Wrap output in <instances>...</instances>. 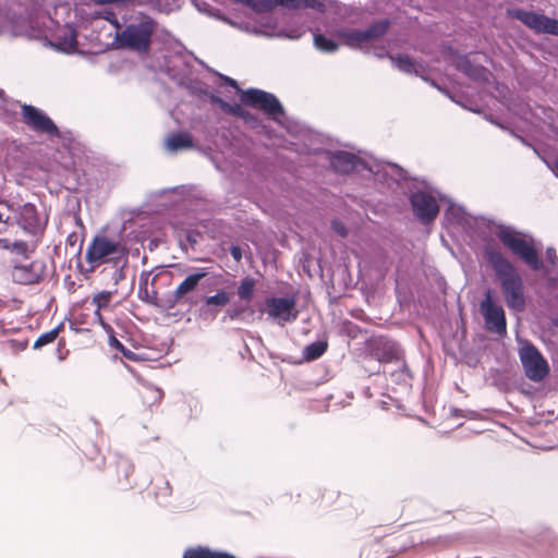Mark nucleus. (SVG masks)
I'll return each instance as SVG.
<instances>
[{
    "label": "nucleus",
    "instance_id": "13d9d810",
    "mask_svg": "<svg viewBox=\"0 0 558 558\" xmlns=\"http://www.w3.org/2000/svg\"><path fill=\"white\" fill-rule=\"evenodd\" d=\"M534 154L548 167L549 159L555 158L551 156L546 149L541 147L539 145L535 144L534 140L532 141V147H530Z\"/></svg>",
    "mask_w": 558,
    "mask_h": 558
},
{
    "label": "nucleus",
    "instance_id": "0eeeda50",
    "mask_svg": "<svg viewBox=\"0 0 558 558\" xmlns=\"http://www.w3.org/2000/svg\"><path fill=\"white\" fill-rule=\"evenodd\" d=\"M158 26L157 21L149 14L140 11L124 26L114 33L111 46L138 54L150 51L151 36Z\"/></svg>",
    "mask_w": 558,
    "mask_h": 558
},
{
    "label": "nucleus",
    "instance_id": "ea45409f",
    "mask_svg": "<svg viewBox=\"0 0 558 558\" xmlns=\"http://www.w3.org/2000/svg\"><path fill=\"white\" fill-rule=\"evenodd\" d=\"M256 288V279L252 276H244L236 288V294L240 300L242 301H250L254 293Z\"/></svg>",
    "mask_w": 558,
    "mask_h": 558
},
{
    "label": "nucleus",
    "instance_id": "f704fd0d",
    "mask_svg": "<svg viewBox=\"0 0 558 558\" xmlns=\"http://www.w3.org/2000/svg\"><path fill=\"white\" fill-rule=\"evenodd\" d=\"M172 495V486L170 482L166 478H161L155 485V498L157 504L163 508H170L171 501L170 497Z\"/></svg>",
    "mask_w": 558,
    "mask_h": 558
},
{
    "label": "nucleus",
    "instance_id": "4be33fe9",
    "mask_svg": "<svg viewBox=\"0 0 558 558\" xmlns=\"http://www.w3.org/2000/svg\"><path fill=\"white\" fill-rule=\"evenodd\" d=\"M396 365V369L389 371V366L383 367V375L388 376L390 380L400 386L403 390H410L412 387L413 374L404 359Z\"/></svg>",
    "mask_w": 558,
    "mask_h": 558
},
{
    "label": "nucleus",
    "instance_id": "a19ab883",
    "mask_svg": "<svg viewBox=\"0 0 558 558\" xmlns=\"http://www.w3.org/2000/svg\"><path fill=\"white\" fill-rule=\"evenodd\" d=\"M184 0H149V5L153 10L161 14H170L179 11Z\"/></svg>",
    "mask_w": 558,
    "mask_h": 558
},
{
    "label": "nucleus",
    "instance_id": "e433bc0d",
    "mask_svg": "<svg viewBox=\"0 0 558 558\" xmlns=\"http://www.w3.org/2000/svg\"><path fill=\"white\" fill-rule=\"evenodd\" d=\"M339 36L352 49H356L364 44L363 28H341L339 29Z\"/></svg>",
    "mask_w": 558,
    "mask_h": 558
},
{
    "label": "nucleus",
    "instance_id": "2f4dec72",
    "mask_svg": "<svg viewBox=\"0 0 558 558\" xmlns=\"http://www.w3.org/2000/svg\"><path fill=\"white\" fill-rule=\"evenodd\" d=\"M150 271L143 270L140 275L138 279V299L146 304H157V290H148V280H149Z\"/></svg>",
    "mask_w": 558,
    "mask_h": 558
},
{
    "label": "nucleus",
    "instance_id": "bf43d9fd",
    "mask_svg": "<svg viewBox=\"0 0 558 558\" xmlns=\"http://www.w3.org/2000/svg\"><path fill=\"white\" fill-rule=\"evenodd\" d=\"M534 154L548 167L549 159L555 158L551 156L546 149L541 147L539 145L535 144L534 140L532 141V147H530Z\"/></svg>",
    "mask_w": 558,
    "mask_h": 558
},
{
    "label": "nucleus",
    "instance_id": "a878e982",
    "mask_svg": "<svg viewBox=\"0 0 558 558\" xmlns=\"http://www.w3.org/2000/svg\"><path fill=\"white\" fill-rule=\"evenodd\" d=\"M202 100L208 102L213 107H218L223 112L230 113L231 110H238L239 102L234 100H226L223 99L219 92L211 88L208 84L206 86L205 93L202 95Z\"/></svg>",
    "mask_w": 558,
    "mask_h": 558
},
{
    "label": "nucleus",
    "instance_id": "f8f14e48",
    "mask_svg": "<svg viewBox=\"0 0 558 558\" xmlns=\"http://www.w3.org/2000/svg\"><path fill=\"white\" fill-rule=\"evenodd\" d=\"M478 312L483 317V328L493 335L504 337L507 333V316L500 301L487 289L478 303Z\"/></svg>",
    "mask_w": 558,
    "mask_h": 558
},
{
    "label": "nucleus",
    "instance_id": "5fc2aeb1",
    "mask_svg": "<svg viewBox=\"0 0 558 558\" xmlns=\"http://www.w3.org/2000/svg\"><path fill=\"white\" fill-rule=\"evenodd\" d=\"M501 129L504 130H507L508 133L514 137L515 140H518L522 145L526 146V147H532V141L533 138H530L527 136H524L522 134V132L520 130H517L514 128H504L501 126Z\"/></svg>",
    "mask_w": 558,
    "mask_h": 558
},
{
    "label": "nucleus",
    "instance_id": "ddd939ff",
    "mask_svg": "<svg viewBox=\"0 0 558 558\" xmlns=\"http://www.w3.org/2000/svg\"><path fill=\"white\" fill-rule=\"evenodd\" d=\"M365 359L389 366L404 359V351L399 342L386 336L371 337L365 342Z\"/></svg>",
    "mask_w": 558,
    "mask_h": 558
},
{
    "label": "nucleus",
    "instance_id": "6ab92c4d",
    "mask_svg": "<svg viewBox=\"0 0 558 558\" xmlns=\"http://www.w3.org/2000/svg\"><path fill=\"white\" fill-rule=\"evenodd\" d=\"M232 294L225 289L218 290L213 295L202 298V304L198 307V316L203 320H213L221 310L231 302Z\"/></svg>",
    "mask_w": 558,
    "mask_h": 558
},
{
    "label": "nucleus",
    "instance_id": "1a4fd4ad",
    "mask_svg": "<svg viewBox=\"0 0 558 558\" xmlns=\"http://www.w3.org/2000/svg\"><path fill=\"white\" fill-rule=\"evenodd\" d=\"M22 121L34 132L46 134L62 141L66 149L72 148L74 136L70 130H61L49 114L36 106L29 104L21 105Z\"/></svg>",
    "mask_w": 558,
    "mask_h": 558
},
{
    "label": "nucleus",
    "instance_id": "39448f33",
    "mask_svg": "<svg viewBox=\"0 0 558 558\" xmlns=\"http://www.w3.org/2000/svg\"><path fill=\"white\" fill-rule=\"evenodd\" d=\"M487 226L497 228V236L512 255L518 257L532 270H544L545 263L541 255L542 242L532 233L522 231L512 225L487 219Z\"/></svg>",
    "mask_w": 558,
    "mask_h": 558
},
{
    "label": "nucleus",
    "instance_id": "338daca9",
    "mask_svg": "<svg viewBox=\"0 0 558 558\" xmlns=\"http://www.w3.org/2000/svg\"><path fill=\"white\" fill-rule=\"evenodd\" d=\"M95 3L98 5L109 4V5L120 7V5L130 3V1L129 0H95Z\"/></svg>",
    "mask_w": 558,
    "mask_h": 558
},
{
    "label": "nucleus",
    "instance_id": "c03bdc74",
    "mask_svg": "<svg viewBox=\"0 0 558 558\" xmlns=\"http://www.w3.org/2000/svg\"><path fill=\"white\" fill-rule=\"evenodd\" d=\"M36 244L31 248L27 241L24 240H14L11 244L12 252L20 256H22L24 259H29L33 255V253L36 250Z\"/></svg>",
    "mask_w": 558,
    "mask_h": 558
},
{
    "label": "nucleus",
    "instance_id": "0e129e2a",
    "mask_svg": "<svg viewBox=\"0 0 558 558\" xmlns=\"http://www.w3.org/2000/svg\"><path fill=\"white\" fill-rule=\"evenodd\" d=\"M229 253L235 262H240L243 257L244 250L239 244H231L229 247Z\"/></svg>",
    "mask_w": 558,
    "mask_h": 558
},
{
    "label": "nucleus",
    "instance_id": "79ce46f5",
    "mask_svg": "<svg viewBox=\"0 0 558 558\" xmlns=\"http://www.w3.org/2000/svg\"><path fill=\"white\" fill-rule=\"evenodd\" d=\"M108 345L111 349H114L116 351L120 352L122 356L131 362H138L140 356L137 353L133 352L129 348H126L117 337L116 331L112 335H109L108 337Z\"/></svg>",
    "mask_w": 558,
    "mask_h": 558
},
{
    "label": "nucleus",
    "instance_id": "8fccbe9b",
    "mask_svg": "<svg viewBox=\"0 0 558 558\" xmlns=\"http://www.w3.org/2000/svg\"><path fill=\"white\" fill-rule=\"evenodd\" d=\"M330 230L332 233L339 235L340 238H347L349 235V228L347 225L338 217H335L330 220Z\"/></svg>",
    "mask_w": 558,
    "mask_h": 558
},
{
    "label": "nucleus",
    "instance_id": "aec40b11",
    "mask_svg": "<svg viewBox=\"0 0 558 558\" xmlns=\"http://www.w3.org/2000/svg\"><path fill=\"white\" fill-rule=\"evenodd\" d=\"M171 228L178 245L184 252L194 248L199 238H202V232L197 228L182 220L173 221Z\"/></svg>",
    "mask_w": 558,
    "mask_h": 558
},
{
    "label": "nucleus",
    "instance_id": "4468645a",
    "mask_svg": "<svg viewBox=\"0 0 558 558\" xmlns=\"http://www.w3.org/2000/svg\"><path fill=\"white\" fill-rule=\"evenodd\" d=\"M438 198L439 201L449 204L448 208L445 210V218L450 223L463 227L466 234L471 238H477L481 240L487 239L486 233L482 230L477 222L472 221L471 219H481L487 223L488 218H485L482 215L477 217L472 216L466 211L463 205L456 204L453 199L446 194L438 193Z\"/></svg>",
    "mask_w": 558,
    "mask_h": 558
},
{
    "label": "nucleus",
    "instance_id": "603ef678",
    "mask_svg": "<svg viewBox=\"0 0 558 558\" xmlns=\"http://www.w3.org/2000/svg\"><path fill=\"white\" fill-rule=\"evenodd\" d=\"M82 247H83V239L81 240V243L78 245V248L75 253V256L77 257V260H76V269L77 271L83 275L84 279L87 280L89 279V276L90 274L94 271V270H89V266L88 267H85L82 263V259H81V252H82Z\"/></svg>",
    "mask_w": 558,
    "mask_h": 558
},
{
    "label": "nucleus",
    "instance_id": "49530a36",
    "mask_svg": "<svg viewBox=\"0 0 558 558\" xmlns=\"http://www.w3.org/2000/svg\"><path fill=\"white\" fill-rule=\"evenodd\" d=\"M95 16L100 17L110 23L114 27L116 32L121 29L119 17L113 10L108 8L96 10Z\"/></svg>",
    "mask_w": 558,
    "mask_h": 558
},
{
    "label": "nucleus",
    "instance_id": "4d7b16f0",
    "mask_svg": "<svg viewBox=\"0 0 558 558\" xmlns=\"http://www.w3.org/2000/svg\"><path fill=\"white\" fill-rule=\"evenodd\" d=\"M494 373L496 374V376L494 377V386L497 387L499 390L507 391L509 389L508 377L498 368H495Z\"/></svg>",
    "mask_w": 558,
    "mask_h": 558
},
{
    "label": "nucleus",
    "instance_id": "6e6552de",
    "mask_svg": "<svg viewBox=\"0 0 558 558\" xmlns=\"http://www.w3.org/2000/svg\"><path fill=\"white\" fill-rule=\"evenodd\" d=\"M175 44L180 47V50L175 51L172 56L165 54L160 66L179 86L185 88L192 96L201 99L207 84L198 77L191 75L193 64L185 58L187 50L179 39H175Z\"/></svg>",
    "mask_w": 558,
    "mask_h": 558
},
{
    "label": "nucleus",
    "instance_id": "423d86ee",
    "mask_svg": "<svg viewBox=\"0 0 558 558\" xmlns=\"http://www.w3.org/2000/svg\"><path fill=\"white\" fill-rule=\"evenodd\" d=\"M240 101L250 107H257L270 120L283 128L291 136V142H299L310 128L289 117L281 100L274 94L257 87L242 90Z\"/></svg>",
    "mask_w": 558,
    "mask_h": 558
},
{
    "label": "nucleus",
    "instance_id": "de8ad7c7",
    "mask_svg": "<svg viewBox=\"0 0 558 558\" xmlns=\"http://www.w3.org/2000/svg\"><path fill=\"white\" fill-rule=\"evenodd\" d=\"M183 302V299L182 298H174V291L171 292L169 295L166 296V299L163 300H160L158 296H157V304H151L153 306H156L162 311H169V310H172L174 308V306L178 304V303H181Z\"/></svg>",
    "mask_w": 558,
    "mask_h": 558
},
{
    "label": "nucleus",
    "instance_id": "c756f323",
    "mask_svg": "<svg viewBox=\"0 0 558 558\" xmlns=\"http://www.w3.org/2000/svg\"><path fill=\"white\" fill-rule=\"evenodd\" d=\"M118 481L122 489L129 490L134 487L131 475L134 472V464L125 457H120L117 463Z\"/></svg>",
    "mask_w": 558,
    "mask_h": 558
},
{
    "label": "nucleus",
    "instance_id": "c9c22d12",
    "mask_svg": "<svg viewBox=\"0 0 558 558\" xmlns=\"http://www.w3.org/2000/svg\"><path fill=\"white\" fill-rule=\"evenodd\" d=\"M193 7L202 14L207 15L209 17H214L216 20L226 21L232 24L229 20H227L226 13L220 9L214 7L206 0H191Z\"/></svg>",
    "mask_w": 558,
    "mask_h": 558
},
{
    "label": "nucleus",
    "instance_id": "4c0bfd02",
    "mask_svg": "<svg viewBox=\"0 0 558 558\" xmlns=\"http://www.w3.org/2000/svg\"><path fill=\"white\" fill-rule=\"evenodd\" d=\"M459 542H464V534L453 533L440 535L437 537L428 538L425 542H422V544H424L425 546H438L440 548H448Z\"/></svg>",
    "mask_w": 558,
    "mask_h": 558
},
{
    "label": "nucleus",
    "instance_id": "f3484780",
    "mask_svg": "<svg viewBox=\"0 0 558 558\" xmlns=\"http://www.w3.org/2000/svg\"><path fill=\"white\" fill-rule=\"evenodd\" d=\"M118 252V242L105 234H95L85 253V260L89 265V270H96L105 258Z\"/></svg>",
    "mask_w": 558,
    "mask_h": 558
},
{
    "label": "nucleus",
    "instance_id": "774afa93",
    "mask_svg": "<svg viewBox=\"0 0 558 558\" xmlns=\"http://www.w3.org/2000/svg\"><path fill=\"white\" fill-rule=\"evenodd\" d=\"M548 169L558 178V158L549 159Z\"/></svg>",
    "mask_w": 558,
    "mask_h": 558
},
{
    "label": "nucleus",
    "instance_id": "09e8293b",
    "mask_svg": "<svg viewBox=\"0 0 558 558\" xmlns=\"http://www.w3.org/2000/svg\"><path fill=\"white\" fill-rule=\"evenodd\" d=\"M129 265V258L128 256L124 254L123 255V263L121 264L120 267H117L114 268V271L110 275V279L112 280V286H113V289L118 287V284L125 279L126 277V272H125V268L128 267Z\"/></svg>",
    "mask_w": 558,
    "mask_h": 558
},
{
    "label": "nucleus",
    "instance_id": "20e7f679",
    "mask_svg": "<svg viewBox=\"0 0 558 558\" xmlns=\"http://www.w3.org/2000/svg\"><path fill=\"white\" fill-rule=\"evenodd\" d=\"M482 254L494 271L507 307L515 313L524 311L526 307L525 286L515 265L489 244L483 246Z\"/></svg>",
    "mask_w": 558,
    "mask_h": 558
},
{
    "label": "nucleus",
    "instance_id": "9b49d317",
    "mask_svg": "<svg viewBox=\"0 0 558 558\" xmlns=\"http://www.w3.org/2000/svg\"><path fill=\"white\" fill-rule=\"evenodd\" d=\"M507 15L522 23L534 34L558 37V17L548 16L543 10H527L521 7L507 9Z\"/></svg>",
    "mask_w": 558,
    "mask_h": 558
},
{
    "label": "nucleus",
    "instance_id": "2eb2a0df",
    "mask_svg": "<svg viewBox=\"0 0 558 558\" xmlns=\"http://www.w3.org/2000/svg\"><path fill=\"white\" fill-rule=\"evenodd\" d=\"M296 298L294 295L267 296L263 306L259 308L262 313H266L268 318L283 326L286 323H292L298 318L295 310Z\"/></svg>",
    "mask_w": 558,
    "mask_h": 558
},
{
    "label": "nucleus",
    "instance_id": "a18cd8bd",
    "mask_svg": "<svg viewBox=\"0 0 558 558\" xmlns=\"http://www.w3.org/2000/svg\"><path fill=\"white\" fill-rule=\"evenodd\" d=\"M230 114L241 118L245 123L253 128H256L260 121L256 113L244 109L241 104H239L238 110H231Z\"/></svg>",
    "mask_w": 558,
    "mask_h": 558
},
{
    "label": "nucleus",
    "instance_id": "bb28decb",
    "mask_svg": "<svg viewBox=\"0 0 558 558\" xmlns=\"http://www.w3.org/2000/svg\"><path fill=\"white\" fill-rule=\"evenodd\" d=\"M391 21L388 17H383L373 21L368 26L363 28L364 43H372L384 37L389 27Z\"/></svg>",
    "mask_w": 558,
    "mask_h": 558
},
{
    "label": "nucleus",
    "instance_id": "cd10ccee",
    "mask_svg": "<svg viewBox=\"0 0 558 558\" xmlns=\"http://www.w3.org/2000/svg\"><path fill=\"white\" fill-rule=\"evenodd\" d=\"M313 46L323 53H335L339 50L340 44L330 35L318 29L312 32Z\"/></svg>",
    "mask_w": 558,
    "mask_h": 558
},
{
    "label": "nucleus",
    "instance_id": "9d476101",
    "mask_svg": "<svg viewBox=\"0 0 558 558\" xmlns=\"http://www.w3.org/2000/svg\"><path fill=\"white\" fill-rule=\"evenodd\" d=\"M518 355L524 376L529 380L541 383L549 374L548 361L531 340L524 339L519 342Z\"/></svg>",
    "mask_w": 558,
    "mask_h": 558
},
{
    "label": "nucleus",
    "instance_id": "7ed1b4c3",
    "mask_svg": "<svg viewBox=\"0 0 558 558\" xmlns=\"http://www.w3.org/2000/svg\"><path fill=\"white\" fill-rule=\"evenodd\" d=\"M399 169H396V175L388 173L380 187L392 192L401 190L409 199L415 220L422 226L434 223L440 211V192L433 187L426 178L411 175L400 165Z\"/></svg>",
    "mask_w": 558,
    "mask_h": 558
},
{
    "label": "nucleus",
    "instance_id": "58836bf2",
    "mask_svg": "<svg viewBox=\"0 0 558 558\" xmlns=\"http://www.w3.org/2000/svg\"><path fill=\"white\" fill-rule=\"evenodd\" d=\"M456 68L458 71L463 72L464 74L472 78H478L480 74H482L485 70L484 66L472 63V61L466 54L460 56Z\"/></svg>",
    "mask_w": 558,
    "mask_h": 558
},
{
    "label": "nucleus",
    "instance_id": "a211bd4d",
    "mask_svg": "<svg viewBox=\"0 0 558 558\" xmlns=\"http://www.w3.org/2000/svg\"><path fill=\"white\" fill-rule=\"evenodd\" d=\"M11 267L13 282L22 286H32L40 282L44 279L46 270L45 263L37 260H33L29 264L12 260Z\"/></svg>",
    "mask_w": 558,
    "mask_h": 558
},
{
    "label": "nucleus",
    "instance_id": "e2e57ef3",
    "mask_svg": "<svg viewBox=\"0 0 558 558\" xmlns=\"http://www.w3.org/2000/svg\"><path fill=\"white\" fill-rule=\"evenodd\" d=\"M450 415L452 417H466V418H475V412L473 410H462L457 407L450 408Z\"/></svg>",
    "mask_w": 558,
    "mask_h": 558
},
{
    "label": "nucleus",
    "instance_id": "393cba45",
    "mask_svg": "<svg viewBox=\"0 0 558 558\" xmlns=\"http://www.w3.org/2000/svg\"><path fill=\"white\" fill-rule=\"evenodd\" d=\"M328 349V341L325 338L316 339L315 341L306 344L302 350V357L300 361H292L283 359V362H288L290 364H301V362H312L322 357Z\"/></svg>",
    "mask_w": 558,
    "mask_h": 558
},
{
    "label": "nucleus",
    "instance_id": "3c124183",
    "mask_svg": "<svg viewBox=\"0 0 558 558\" xmlns=\"http://www.w3.org/2000/svg\"><path fill=\"white\" fill-rule=\"evenodd\" d=\"M126 255L129 257V253L125 248L118 246V252L116 254H111L105 258L104 263L111 264L113 268L120 267L123 263V255Z\"/></svg>",
    "mask_w": 558,
    "mask_h": 558
},
{
    "label": "nucleus",
    "instance_id": "dca6fc26",
    "mask_svg": "<svg viewBox=\"0 0 558 558\" xmlns=\"http://www.w3.org/2000/svg\"><path fill=\"white\" fill-rule=\"evenodd\" d=\"M17 209L19 214L14 215L15 223L27 234L43 236L48 225V216L41 220L37 206L32 202L17 206Z\"/></svg>",
    "mask_w": 558,
    "mask_h": 558
},
{
    "label": "nucleus",
    "instance_id": "37998d69",
    "mask_svg": "<svg viewBox=\"0 0 558 558\" xmlns=\"http://www.w3.org/2000/svg\"><path fill=\"white\" fill-rule=\"evenodd\" d=\"M118 292V288L112 290H101L92 298V304L98 310H106L110 306L112 296Z\"/></svg>",
    "mask_w": 558,
    "mask_h": 558
},
{
    "label": "nucleus",
    "instance_id": "f257e3e1",
    "mask_svg": "<svg viewBox=\"0 0 558 558\" xmlns=\"http://www.w3.org/2000/svg\"><path fill=\"white\" fill-rule=\"evenodd\" d=\"M323 134L308 128L299 142H290V149L299 155L322 156L328 163V169L338 175L361 174L381 186L388 173L397 174L399 165L383 161L368 155L355 154L344 149H331L325 146Z\"/></svg>",
    "mask_w": 558,
    "mask_h": 558
},
{
    "label": "nucleus",
    "instance_id": "c85d7f7f",
    "mask_svg": "<svg viewBox=\"0 0 558 558\" xmlns=\"http://www.w3.org/2000/svg\"><path fill=\"white\" fill-rule=\"evenodd\" d=\"M391 64L393 68L407 74L418 75L417 70L421 66L420 63L412 58L409 53L397 52L390 57Z\"/></svg>",
    "mask_w": 558,
    "mask_h": 558
},
{
    "label": "nucleus",
    "instance_id": "052dcab7",
    "mask_svg": "<svg viewBox=\"0 0 558 558\" xmlns=\"http://www.w3.org/2000/svg\"><path fill=\"white\" fill-rule=\"evenodd\" d=\"M101 310H98L96 308L95 312H94V316L97 320V323L99 324V326L102 328V330L107 333V336L109 337V335H112L114 332V329L111 327V325H109L104 316L101 315L100 313Z\"/></svg>",
    "mask_w": 558,
    "mask_h": 558
},
{
    "label": "nucleus",
    "instance_id": "7c9ffc66",
    "mask_svg": "<svg viewBox=\"0 0 558 558\" xmlns=\"http://www.w3.org/2000/svg\"><path fill=\"white\" fill-rule=\"evenodd\" d=\"M253 314L254 310L247 303L235 301L227 308L221 320L225 323L229 318L230 320L244 322L246 316H252Z\"/></svg>",
    "mask_w": 558,
    "mask_h": 558
},
{
    "label": "nucleus",
    "instance_id": "69168bd1",
    "mask_svg": "<svg viewBox=\"0 0 558 558\" xmlns=\"http://www.w3.org/2000/svg\"><path fill=\"white\" fill-rule=\"evenodd\" d=\"M425 82H428L433 87L437 88L439 92H441L442 94H445L452 102H456V104H459L461 107L463 108H466L465 105L463 102L460 101V99L453 97V95L451 94H448L447 92H445L440 86H438L434 81H428L426 77L424 76H421Z\"/></svg>",
    "mask_w": 558,
    "mask_h": 558
},
{
    "label": "nucleus",
    "instance_id": "72a5a7b5",
    "mask_svg": "<svg viewBox=\"0 0 558 558\" xmlns=\"http://www.w3.org/2000/svg\"><path fill=\"white\" fill-rule=\"evenodd\" d=\"M199 225L211 239H219L226 234L227 223L222 219H202Z\"/></svg>",
    "mask_w": 558,
    "mask_h": 558
},
{
    "label": "nucleus",
    "instance_id": "5701e85b",
    "mask_svg": "<svg viewBox=\"0 0 558 558\" xmlns=\"http://www.w3.org/2000/svg\"><path fill=\"white\" fill-rule=\"evenodd\" d=\"M194 147V141L191 133L187 131H173L170 132L165 138V148L169 153H179Z\"/></svg>",
    "mask_w": 558,
    "mask_h": 558
},
{
    "label": "nucleus",
    "instance_id": "6e6d98bb",
    "mask_svg": "<svg viewBox=\"0 0 558 558\" xmlns=\"http://www.w3.org/2000/svg\"><path fill=\"white\" fill-rule=\"evenodd\" d=\"M54 342V339H53V333L49 332V331H46V332H43L34 342L33 344V349L34 350H39L50 343Z\"/></svg>",
    "mask_w": 558,
    "mask_h": 558
},
{
    "label": "nucleus",
    "instance_id": "864d4df0",
    "mask_svg": "<svg viewBox=\"0 0 558 558\" xmlns=\"http://www.w3.org/2000/svg\"><path fill=\"white\" fill-rule=\"evenodd\" d=\"M218 74V78H219V85L222 86V87H231L233 89H235L236 92H240L242 94V90L240 88V85H239V82L231 77V76H228L226 74H222V73H217Z\"/></svg>",
    "mask_w": 558,
    "mask_h": 558
},
{
    "label": "nucleus",
    "instance_id": "680f3d73",
    "mask_svg": "<svg viewBox=\"0 0 558 558\" xmlns=\"http://www.w3.org/2000/svg\"><path fill=\"white\" fill-rule=\"evenodd\" d=\"M545 257L551 269L558 268V256L556 254V250L553 246H547L545 250Z\"/></svg>",
    "mask_w": 558,
    "mask_h": 558
},
{
    "label": "nucleus",
    "instance_id": "412c9836",
    "mask_svg": "<svg viewBox=\"0 0 558 558\" xmlns=\"http://www.w3.org/2000/svg\"><path fill=\"white\" fill-rule=\"evenodd\" d=\"M209 275V268L198 267L194 271L190 272L181 283L174 289V298H182L183 301H189L187 294L199 286L203 279H206L204 286H210V279L207 278Z\"/></svg>",
    "mask_w": 558,
    "mask_h": 558
},
{
    "label": "nucleus",
    "instance_id": "473e14b6",
    "mask_svg": "<svg viewBox=\"0 0 558 558\" xmlns=\"http://www.w3.org/2000/svg\"><path fill=\"white\" fill-rule=\"evenodd\" d=\"M187 207L191 210L210 213L215 209L216 203L203 193H196L189 197Z\"/></svg>",
    "mask_w": 558,
    "mask_h": 558
},
{
    "label": "nucleus",
    "instance_id": "f03ea898",
    "mask_svg": "<svg viewBox=\"0 0 558 558\" xmlns=\"http://www.w3.org/2000/svg\"><path fill=\"white\" fill-rule=\"evenodd\" d=\"M255 12L280 10L284 20L280 25L266 32L269 38L299 40L306 32L312 31V20L307 10L323 12L325 0H232Z\"/></svg>",
    "mask_w": 558,
    "mask_h": 558
},
{
    "label": "nucleus",
    "instance_id": "b1692460",
    "mask_svg": "<svg viewBox=\"0 0 558 558\" xmlns=\"http://www.w3.org/2000/svg\"><path fill=\"white\" fill-rule=\"evenodd\" d=\"M182 558H238L223 549L211 548L207 545L190 546L184 549Z\"/></svg>",
    "mask_w": 558,
    "mask_h": 558
}]
</instances>
